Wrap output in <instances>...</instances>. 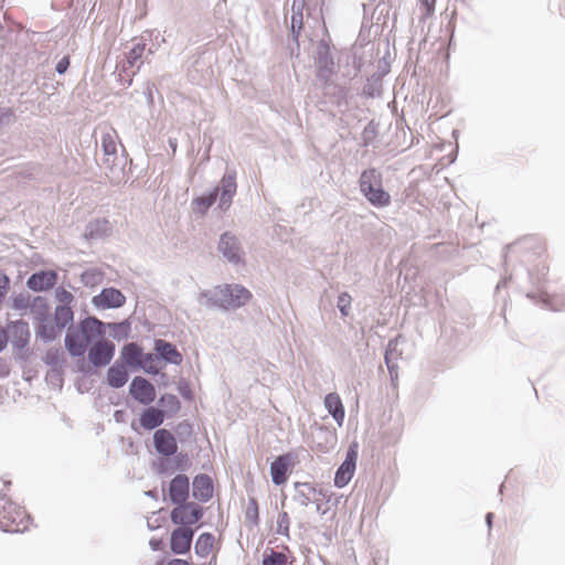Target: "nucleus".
Returning a JSON list of instances; mask_svg holds the SVG:
<instances>
[{
	"label": "nucleus",
	"instance_id": "obj_10",
	"mask_svg": "<svg viewBox=\"0 0 565 565\" xmlns=\"http://www.w3.org/2000/svg\"><path fill=\"white\" fill-rule=\"evenodd\" d=\"M131 397L142 405H150L157 396L154 385L143 376H135L129 385Z\"/></svg>",
	"mask_w": 565,
	"mask_h": 565
},
{
	"label": "nucleus",
	"instance_id": "obj_3",
	"mask_svg": "<svg viewBox=\"0 0 565 565\" xmlns=\"http://www.w3.org/2000/svg\"><path fill=\"white\" fill-rule=\"evenodd\" d=\"M74 312L71 306H56L47 326H35V334L44 343L55 341L66 327L74 326Z\"/></svg>",
	"mask_w": 565,
	"mask_h": 565
},
{
	"label": "nucleus",
	"instance_id": "obj_22",
	"mask_svg": "<svg viewBox=\"0 0 565 565\" xmlns=\"http://www.w3.org/2000/svg\"><path fill=\"white\" fill-rule=\"evenodd\" d=\"M213 480L206 473H199L192 482V495L200 502H207L213 497Z\"/></svg>",
	"mask_w": 565,
	"mask_h": 565
},
{
	"label": "nucleus",
	"instance_id": "obj_57",
	"mask_svg": "<svg viewBox=\"0 0 565 565\" xmlns=\"http://www.w3.org/2000/svg\"><path fill=\"white\" fill-rule=\"evenodd\" d=\"M330 492L329 490L324 489V488H317V493H316V498H321V499H324L327 501L330 500Z\"/></svg>",
	"mask_w": 565,
	"mask_h": 565
},
{
	"label": "nucleus",
	"instance_id": "obj_50",
	"mask_svg": "<svg viewBox=\"0 0 565 565\" xmlns=\"http://www.w3.org/2000/svg\"><path fill=\"white\" fill-rule=\"evenodd\" d=\"M394 344H395V343H394V341H393V340H391V341L388 342L387 349H386V351H385V356H384V358H385V363H386V365H387V369H388V372H390V374H391V375H393V372H394V371H395V369L397 367V365H396V364H394V363L392 362V359H391L392 348H393V345H394Z\"/></svg>",
	"mask_w": 565,
	"mask_h": 565
},
{
	"label": "nucleus",
	"instance_id": "obj_37",
	"mask_svg": "<svg viewBox=\"0 0 565 565\" xmlns=\"http://www.w3.org/2000/svg\"><path fill=\"white\" fill-rule=\"evenodd\" d=\"M104 274L98 268H89L81 274V281L85 287H96L97 285L102 284Z\"/></svg>",
	"mask_w": 565,
	"mask_h": 565
},
{
	"label": "nucleus",
	"instance_id": "obj_30",
	"mask_svg": "<svg viewBox=\"0 0 565 565\" xmlns=\"http://www.w3.org/2000/svg\"><path fill=\"white\" fill-rule=\"evenodd\" d=\"M142 42L136 43L129 52L126 54V63L128 67H137V70H140V66L142 65L141 57L143 56L146 52V36H141Z\"/></svg>",
	"mask_w": 565,
	"mask_h": 565
},
{
	"label": "nucleus",
	"instance_id": "obj_13",
	"mask_svg": "<svg viewBox=\"0 0 565 565\" xmlns=\"http://www.w3.org/2000/svg\"><path fill=\"white\" fill-rule=\"evenodd\" d=\"M296 456L291 452L279 455L270 463V477L275 486L286 483L291 466L294 465Z\"/></svg>",
	"mask_w": 565,
	"mask_h": 565
},
{
	"label": "nucleus",
	"instance_id": "obj_38",
	"mask_svg": "<svg viewBox=\"0 0 565 565\" xmlns=\"http://www.w3.org/2000/svg\"><path fill=\"white\" fill-rule=\"evenodd\" d=\"M218 199V188H214L206 194L198 196L194 200V203L198 206V210L201 212L207 211Z\"/></svg>",
	"mask_w": 565,
	"mask_h": 565
},
{
	"label": "nucleus",
	"instance_id": "obj_47",
	"mask_svg": "<svg viewBox=\"0 0 565 565\" xmlns=\"http://www.w3.org/2000/svg\"><path fill=\"white\" fill-rule=\"evenodd\" d=\"M174 456V465H175V469L180 470V471H185L189 466H190V458H189V455L186 452H178Z\"/></svg>",
	"mask_w": 565,
	"mask_h": 565
},
{
	"label": "nucleus",
	"instance_id": "obj_48",
	"mask_svg": "<svg viewBox=\"0 0 565 565\" xmlns=\"http://www.w3.org/2000/svg\"><path fill=\"white\" fill-rule=\"evenodd\" d=\"M9 289H10V278L3 270H0V302L1 303H2Z\"/></svg>",
	"mask_w": 565,
	"mask_h": 565
},
{
	"label": "nucleus",
	"instance_id": "obj_42",
	"mask_svg": "<svg viewBox=\"0 0 565 565\" xmlns=\"http://www.w3.org/2000/svg\"><path fill=\"white\" fill-rule=\"evenodd\" d=\"M352 298L348 292H341L338 296L337 307L343 317H348L350 313Z\"/></svg>",
	"mask_w": 565,
	"mask_h": 565
},
{
	"label": "nucleus",
	"instance_id": "obj_51",
	"mask_svg": "<svg viewBox=\"0 0 565 565\" xmlns=\"http://www.w3.org/2000/svg\"><path fill=\"white\" fill-rule=\"evenodd\" d=\"M71 64V58L68 55L63 56L55 65V71L57 74L63 75L67 72Z\"/></svg>",
	"mask_w": 565,
	"mask_h": 565
},
{
	"label": "nucleus",
	"instance_id": "obj_25",
	"mask_svg": "<svg viewBox=\"0 0 565 565\" xmlns=\"http://www.w3.org/2000/svg\"><path fill=\"white\" fill-rule=\"evenodd\" d=\"M166 418V411L148 405L139 417V425L146 430H153L160 427Z\"/></svg>",
	"mask_w": 565,
	"mask_h": 565
},
{
	"label": "nucleus",
	"instance_id": "obj_27",
	"mask_svg": "<svg viewBox=\"0 0 565 565\" xmlns=\"http://www.w3.org/2000/svg\"><path fill=\"white\" fill-rule=\"evenodd\" d=\"M322 94L330 99L334 105H341L347 99V89L344 86L339 85L328 78L327 81H319Z\"/></svg>",
	"mask_w": 565,
	"mask_h": 565
},
{
	"label": "nucleus",
	"instance_id": "obj_40",
	"mask_svg": "<svg viewBox=\"0 0 565 565\" xmlns=\"http://www.w3.org/2000/svg\"><path fill=\"white\" fill-rule=\"evenodd\" d=\"M303 28V15L291 14L290 19V35L294 42L298 45V39Z\"/></svg>",
	"mask_w": 565,
	"mask_h": 565
},
{
	"label": "nucleus",
	"instance_id": "obj_8",
	"mask_svg": "<svg viewBox=\"0 0 565 565\" xmlns=\"http://www.w3.org/2000/svg\"><path fill=\"white\" fill-rule=\"evenodd\" d=\"M88 362L96 369L108 365L114 359L116 345L110 340H98L87 349Z\"/></svg>",
	"mask_w": 565,
	"mask_h": 565
},
{
	"label": "nucleus",
	"instance_id": "obj_55",
	"mask_svg": "<svg viewBox=\"0 0 565 565\" xmlns=\"http://www.w3.org/2000/svg\"><path fill=\"white\" fill-rule=\"evenodd\" d=\"M9 342L7 332L0 328V352H2Z\"/></svg>",
	"mask_w": 565,
	"mask_h": 565
},
{
	"label": "nucleus",
	"instance_id": "obj_35",
	"mask_svg": "<svg viewBox=\"0 0 565 565\" xmlns=\"http://www.w3.org/2000/svg\"><path fill=\"white\" fill-rule=\"evenodd\" d=\"M158 404L161 406L160 409L166 411L167 415H174L181 408V403L174 394H163L160 396Z\"/></svg>",
	"mask_w": 565,
	"mask_h": 565
},
{
	"label": "nucleus",
	"instance_id": "obj_43",
	"mask_svg": "<svg viewBox=\"0 0 565 565\" xmlns=\"http://www.w3.org/2000/svg\"><path fill=\"white\" fill-rule=\"evenodd\" d=\"M286 563V556L280 552L270 550L268 555H264L262 565H284Z\"/></svg>",
	"mask_w": 565,
	"mask_h": 565
},
{
	"label": "nucleus",
	"instance_id": "obj_18",
	"mask_svg": "<svg viewBox=\"0 0 565 565\" xmlns=\"http://www.w3.org/2000/svg\"><path fill=\"white\" fill-rule=\"evenodd\" d=\"M57 282V273L51 269H42L33 273L26 279V287L35 292L52 289Z\"/></svg>",
	"mask_w": 565,
	"mask_h": 565
},
{
	"label": "nucleus",
	"instance_id": "obj_2",
	"mask_svg": "<svg viewBox=\"0 0 565 565\" xmlns=\"http://www.w3.org/2000/svg\"><path fill=\"white\" fill-rule=\"evenodd\" d=\"M383 175L375 168L362 171L359 178L360 192L374 207H385L391 204V195L383 189Z\"/></svg>",
	"mask_w": 565,
	"mask_h": 565
},
{
	"label": "nucleus",
	"instance_id": "obj_4",
	"mask_svg": "<svg viewBox=\"0 0 565 565\" xmlns=\"http://www.w3.org/2000/svg\"><path fill=\"white\" fill-rule=\"evenodd\" d=\"M29 516L23 508L17 505L0 492V530L19 533L28 529Z\"/></svg>",
	"mask_w": 565,
	"mask_h": 565
},
{
	"label": "nucleus",
	"instance_id": "obj_28",
	"mask_svg": "<svg viewBox=\"0 0 565 565\" xmlns=\"http://www.w3.org/2000/svg\"><path fill=\"white\" fill-rule=\"evenodd\" d=\"M324 407L341 427L344 420L345 411L340 396L337 393L327 394L324 397Z\"/></svg>",
	"mask_w": 565,
	"mask_h": 565
},
{
	"label": "nucleus",
	"instance_id": "obj_20",
	"mask_svg": "<svg viewBox=\"0 0 565 565\" xmlns=\"http://www.w3.org/2000/svg\"><path fill=\"white\" fill-rule=\"evenodd\" d=\"M84 334L87 335L89 344H94L98 340H106V322L95 316H87L78 322Z\"/></svg>",
	"mask_w": 565,
	"mask_h": 565
},
{
	"label": "nucleus",
	"instance_id": "obj_34",
	"mask_svg": "<svg viewBox=\"0 0 565 565\" xmlns=\"http://www.w3.org/2000/svg\"><path fill=\"white\" fill-rule=\"evenodd\" d=\"M108 230V221H106L105 218L95 220L93 222H89L86 226L85 236L90 239L103 237L107 234Z\"/></svg>",
	"mask_w": 565,
	"mask_h": 565
},
{
	"label": "nucleus",
	"instance_id": "obj_14",
	"mask_svg": "<svg viewBox=\"0 0 565 565\" xmlns=\"http://www.w3.org/2000/svg\"><path fill=\"white\" fill-rule=\"evenodd\" d=\"M195 530L192 527H175L171 532L170 536V548L175 555L188 554L191 550Z\"/></svg>",
	"mask_w": 565,
	"mask_h": 565
},
{
	"label": "nucleus",
	"instance_id": "obj_21",
	"mask_svg": "<svg viewBox=\"0 0 565 565\" xmlns=\"http://www.w3.org/2000/svg\"><path fill=\"white\" fill-rule=\"evenodd\" d=\"M153 349L158 355V360L173 365H180L182 363V355L173 343L163 339H156Z\"/></svg>",
	"mask_w": 565,
	"mask_h": 565
},
{
	"label": "nucleus",
	"instance_id": "obj_60",
	"mask_svg": "<svg viewBox=\"0 0 565 565\" xmlns=\"http://www.w3.org/2000/svg\"><path fill=\"white\" fill-rule=\"evenodd\" d=\"M493 518H494V514L492 512H488L486 514V524L488 526V531H489V534L491 533V529H492V524H493Z\"/></svg>",
	"mask_w": 565,
	"mask_h": 565
},
{
	"label": "nucleus",
	"instance_id": "obj_32",
	"mask_svg": "<svg viewBox=\"0 0 565 565\" xmlns=\"http://www.w3.org/2000/svg\"><path fill=\"white\" fill-rule=\"evenodd\" d=\"M213 544L214 535L210 532H204L199 535L194 545V552L199 557L204 558L211 553Z\"/></svg>",
	"mask_w": 565,
	"mask_h": 565
},
{
	"label": "nucleus",
	"instance_id": "obj_49",
	"mask_svg": "<svg viewBox=\"0 0 565 565\" xmlns=\"http://www.w3.org/2000/svg\"><path fill=\"white\" fill-rule=\"evenodd\" d=\"M192 433H193L192 425L188 420H183V422L178 424V426H177V434L180 437L188 438V437H190L192 435Z\"/></svg>",
	"mask_w": 565,
	"mask_h": 565
},
{
	"label": "nucleus",
	"instance_id": "obj_1",
	"mask_svg": "<svg viewBox=\"0 0 565 565\" xmlns=\"http://www.w3.org/2000/svg\"><path fill=\"white\" fill-rule=\"evenodd\" d=\"M252 297V292L239 284H225L200 294V298L205 299L203 302L205 307L218 308L224 311L244 307Z\"/></svg>",
	"mask_w": 565,
	"mask_h": 565
},
{
	"label": "nucleus",
	"instance_id": "obj_59",
	"mask_svg": "<svg viewBox=\"0 0 565 565\" xmlns=\"http://www.w3.org/2000/svg\"><path fill=\"white\" fill-rule=\"evenodd\" d=\"M149 545L152 551H160L162 548L163 542L161 540L151 539L149 541Z\"/></svg>",
	"mask_w": 565,
	"mask_h": 565
},
{
	"label": "nucleus",
	"instance_id": "obj_63",
	"mask_svg": "<svg viewBox=\"0 0 565 565\" xmlns=\"http://www.w3.org/2000/svg\"><path fill=\"white\" fill-rule=\"evenodd\" d=\"M311 502H313V503L316 504V511H317V512H319V513H321V514H324V513H326V511H323V510H322V504H321V502H320V499H319V498H316V497H315V498L311 500Z\"/></svg>",
	"mask_w": 565,
	"mask_h": 565
},
{
	"label": "nucleus",
	"instance_id": "obj_29",
	"mask_svg": "<svg viewBox=\"0 0 565 565\" xmlns=\"http://www.w3.org/2000/svg\"><path fill=\"white\" fill-rule=\"evenodd\" d=\"M295 490L296 494L294 500L301 507H307L317 493V487L309 482H296Z\"/></svg>",
	"mask_w": 565,
	"mask_h": 565
},
{
	"label": "nucleus",
	"instance_id": "obj_17",
	"mask_svg": "<svg viewBox=\"0 0 565 565\" xmlns=\"http://www.w3.org/2000/svg\"><path fill=\"white\" fill-rule=\"evenodd\" d=\"M218 188V209L226 211L236 193V173L235 171H227L221 179Z\"/></svg>",
	"mask_w": 565,
	"mask_h": 565
},
{
	"label": "nucleus",
	"instance_id": "obj_23",
	"mask_svg": "<svg viewBox=\"0 0 565 565\" xmlns=\"http://www.w3.org/2000/svg\"><path fill=\"white\" fill-rule=\"evenodd\" d=\"M142 352L143 350L140 344L137 342H128L121 348L120 355L117 360L131 371H137L138 366H140Z\"/></svg>",
	"mask_w": 565,
	"mask_h": 565
},
{
	"label": "nucleus",
	"instance_id": "obj_46",
	"mask_svg": "<svg viewBox=\"0 0 565 565\" xmlns=\"http://www.w3.org/2000/svg\"><path fill=\"white\" fill-rule=\"evenodd\" d=\"M277 533L285 536L289 534V516L287 512H281L278 515Z\"/></svg>",
	"mask_w": 565,
	"mask_h": 565
},
{
	"label": "nucleus",
	"instance_id": "obj_11",
	"mask_svg": "<svg viewBox=\"0 0 565 565\" xmlns=\"http://www.w3.org/2000/svg\"><path fill=\"white\" fill-rule=\"evenodd\" d=\"M126 303V296L115 287H106L92 298V305L96 309H118Z\"/></svg>",
	"mask_w": 565,
	"mask_h": 565
},
{
	"label": "nucleus",
	"instance_id": "obj_45",
	"mask_svg": "<svg viewBox=\"0 0 565 565\" xmlns=\"http://www.w3.org/2000/svg\"><path fill=\"white\" fill-rule=\"evenodd\" d=\"M31 301L30 296L19 294L12 297V308L15 310H23L30 308Z\"/></svg>",
	"mask_w": 565,
	"mask_h": 565
},
{
	"label": "nucleus",
	"instance_id": "obj_61",
	"mask_svg": "<svg viewBox=\"0 0 565 565\" xmlns=\"http://www.w3.org/2000/svg\"><path fill=\"white\" fill-rule=\"evenodd\" d=\"M9 372L10 370L7 363L0 360V377H6L7 375H9Z\"/></svg>",
	"mask_w": 565,
	"mask_h": 565
},
{
	"label": "nucleus",
	"instance_id": "obj_15",
	"mask_svg": "<svg viewBox=\"0 0 565 565\" xmlns=\"http://www.w3.org/2000/svg\"><path fill=\"white\" fill-rule=\"evenodd\" d=\"M190 479L184 473H179L169 483V499L174 505L189 503Z\"/></svg>",
	"mask_w": 565,
	"mask_h": 565
},
{
	"label": "nucleus",
	"instance_id": "obj_6",
	"mask_svg": "<svg viewBox=\"0 0 565 565\" xmlns=\"http://www.w3.org/2000/svg\"><path fill=\"white\" fill-rule=\"evenodd\" d=\"M204 515V509L196 502L183 503L175 505L171 513V522L178 527H191L198 523Z\"/></svg>",
	"mask_w": 565,
	"mask_h": 565
},
{
	"label": "nucleus",
	"instance_id": "obj_33",
	"mask_svg": "<svg viewBox=\"0 0 565 565\" xmlns=\"http://www.w3.org/2000/svg\"><path fill=\"white\" fill-rule=\"evenodd\" d=\"M116 138L117 134L113 128L102 135L100 143L103 152L107 157L106 162H109V157L117 152Z\"/></svg>",
	"mask_w": 565,
	"mask_h": 565
},
{
	"label": "nucleus",
	"instance_id": "obj_9",
	"mask_svg": "<svg viewBox=\"0 0 565 565\" xmlns=\"http://www.w3.org/2000/svg\"><path fill=\"white\" fill-rule=\"evenodd\" d=\"M65 349L72 358H82L87 351L89 341L79 324L68 327L64 339Z\"/></svg>",
	"mask_w": 565,
	"mask_h": 565
},
{
	"label": "nucleus",
	"instance_id": "obj_26",
	"mask_svg": "<svg viewBox=\"0 0 565 565\" xmlns=\"http://www.w3.org/2000/svg\"><path fill=\"white\" fill-rule=\"evenodd\" d=\"M30 311L36 321V326H47L51 318V308L45 297H34L30 305Z\"/></svg>",
	"mask_w": 565,
	"mask_h": 565
},
{
	"label": "nucleus",
	"instance_id": "obj_62",
	"mask_svg": "<svg viewBox=\"0 0 565 565\" xmlns=\"http://www.w3.org/2000/svg\"><path fill=\"white\" fill-rule=\"evenodd\" d=\"M167 565H191L188 561L182 558H172Z\"/></svg>",
	"mask_w": 565,
	"mask_h": 565
},
{
	"label": "nucleus",
	"instance_id": "obj_12",
	"mask_svg": "<svg viewBox=\"0 0 565 565\" xmlns=\"http://www.w3.org/2000/svg\"><path fill=\"white\" fill-rule=\"evenodd\" d=\"M356 460H358V451H356V445L350 446L345 459L343 462L338 467L335 475H334V486L339 489L345 487L352 479L355 468H356Z\"/></svg>",
	"mask_w": 565,
	"mask_h": 565
},
{
	"label": "nucleus",
	"instance_id": "obj_5",
	"mask_svg": "<svg viewBox=\"0 0 565 565\" xmlns=\"http://www.w3.org/2000/svg\"><path fill=\"white\" fill-rule=\"evenodd\" d=\"M217 250L227 263L234 266L243 265L245 263V252L242 243L239 238L230 231L221 234Z\"/></svg>",
	"mask_w": 565,
	"mask_h": 565
},
{
	"label": "nucleus",
	"instance_id": "obj_16",
	"mask_svg": "<svg viewBox=\"0 0 565 565\" xmlns=\"http://www.w3.org/2000/svg\"><path fill=\"white\" fill-rule=\"evenodd\" d=\"M6 332L9 337V341L14 348L22 350L28 347L31 334L29 323L26 321L15 320L9 322Z\"/></svg>",
	"mask_w": 565,
	"mask_h": 565
},
{
	"label": "nucleus",
	"instance_id": "obj_7",
	"mask_svg": "<svg viewBox=\"0 0 565 565\" xmlns=\"http://www.w3.org/2000/svg\"><path fill=\"white\" fill-rule=\"evenodd\" d=\"M316 77L318 81H327L334 74V58L328 42L320 41L315 55Z\"/></svg>",
	"mask_w": 565,
	"mask_h": 565
},
{
	"label": "nucleus",
	"instance_id": "obj_58",
	"mask_svg": "<svg viewBox=\"0 0 565 565\" xmlns=\"http://www.w3.org/2000/svg\"><path fill=\"white\" fill-rule=\"evenodd\" d=\"M12 117L10 109L2 110L0 113V124H8Z\"/></svg>",
	"mask_w": 565,
	"mask_h": 565
},
{
	"label": "nucleus",
	"instance_id": "obj_56",
	"mask_svg": "<svg viewBox=\"0 0 565 565\" xmlns=\"http://www.w3.org/2000/svg\"><path fill=\"white\" fill-rule=\"evenodd\" d=\"M436 0H423V6L426 9V14H433L435 10Z\"/></svg>",
	"mask_w": 565,
	"mask_h": 565
},
{
	"label": "nucleus",
	"instance_id": "obj_39",
	"mask_svg": "<svg viewBox=\"0 0 565 565\" xmlns=\"http://www.w3.org/2000/svg\"><path fill=\"white\" fill-rule=\"evenodd\" d=\"M43 361L52 367H61L65 362L64 353L60 349L51 348L46 351Z\"/></svg>",
	"mask_w": 565,
	"mask_h": 565
},
{
	"label": "nucleus",
	"instance_id": "obj_31",
	"mask_svg": "<svg viewBox=\"0 0 565 565\" xmlns=\"http://www.w3.org/2000/svg\"><path fill=\"white\" fill-rule=\"evenodd\" d=\"M110 331V337L117 341L128 339L131 333V323L129 320L120 322H106V330Z\"/></svg>",
	"mask_w": 565,
	"mask_h": 565
},
{
	"label": "nucleus",
	"instance_id": "obj_54",
	"mask_svg": "<svg viewBox=\"0 0 565 565\" xmlns=\"http://www.w3.org/2000/svg\"><path fill=\"white\" fill-rule=\"evenodd\" d=\"M302 9H303V2L299 0H294L291 11L292 14H299L302 15Z\"/></svg>",
	"mask_w": 565,
	"mask_h": 565
},
{
	"label": "nucleus",
	"instance_id": "obj_53",
	"mask_svg": "<svg viewBox=\"0 0 565 565\" xmlns=\"http://www.w3.org/2000/svg\"><path fill=\"white\" fill-rule=\"evenodd\" d=\"M542 303H543V307L546 309H550L552 311H559V308H557L554 305V299L548 296L542 297Z\"/></svg>",
	"mask_w": 565,
	"mask_h": 565
},
{
	"label": "nucleus",
	"instance_id": "obj_24",
	"mask_svg": "<svg viewBox=\"0 0 565 565\" xmlns=\"http://www.w3.org/2000/svg\"><path fill=\"white\" fill-rule=\"evenodd\" d=\"M129 380V370L116 360L107 370L106 383L111 388H121Z\"/></svg>",
	"mask_w": 565,
	"mask_h": 565
},
{
	"label": "nucleus",
	"instance_id": "obj_36",
	"mask_svg": "<svg viewBox=\"0 0 565 565\" xmlns=\"http://www.w3.org/2000/svg\"><path fill=\"white\" fill-rule=\"evenodd\" d=\"M158 355L157 353H145L142 352V356L140 359V366L138 370H142L145 373L150 375H157L160 369L157 366Z\"/></svg>",
	"mask_w": 565,
	"mask_h": 565
},
{
	"label": "nucleus",
	"instance_id": "obj_19",
	"mask_svg": "<svg viewBox=\"0 0 565 565\" xmlns=\"http://www.w3.org/2000/svg\"><path fill=\"white\" fill-rule=\"evenodd\" d=\"M153 446L156 451L163 457H171L178 451V444L174 435L166 428H158L154 431Z\"/></svg>",
	"mask_w": 565,
	"mask_h": 565
},
{
	"label": "nucleus",
	"instance_id": "obj_44",
	"mask_svg": "<svg viewBox=\"0 0 565 565\" xmlns=\"http://www.w3.org/2000/svg\"><path fill=\"white\" fill-rule=\"evenodd\" d=\"M54 297L57 302H60V306H71L72 302L75 300L73 294L67 291L63 287H57L54 291Z\"/></svg>",
	"mask_w": 565,
	"mask_h": 565
},
{
	"label": "nucleus",
	"instance_id": "obj_41",
	"mask_svg": "<svg viewBox=\"0 0 565 565\" xmlns=\"http://www.w3.org/2000/svg\"><path fill=\"white\" fill-rule=\"evenodd\" d=\"M246 520L250 521L254 525H258L259 522V512H258V503L255 498L248 499V505L245 512Z\"/></svg>",
	"mask_w": 565,
	"mask_h": 565
},
{
	"label": "nucleus",
	"instance_id": "obj_52",
	"mask_svg": "<svg viewBox=\"0 0 565 565\" xmlns=\"http://www.w3.org/2000/svg\"><path fill=\"white\" fill-rule=\"evenodd\" d=\"M178 392L184 399H191L193 397L192 391L186 383H180L178 385Z\"/></svg>",
	"mask_w": 565,
	"mask_h": 565
},
{
	"label": "nucleus",
	"instance_id": "obj_64",
	"mask_svg": "<svg viewBox=\"0 0 565 565\" xmlns=\"http://www.w3.org/2000/svg\"><path fill=\"white\" fill-rule=\"evenodd\" d=\"M511 279H512V277H511V276H510L509 278H503V279H501V280L498 282V285H497V290L499 291L501 288L507 287L508 281H509V280H511Z\"/></svg>",
	"mask_w": 565,
	"mask_h": 565
}]
</instances>
